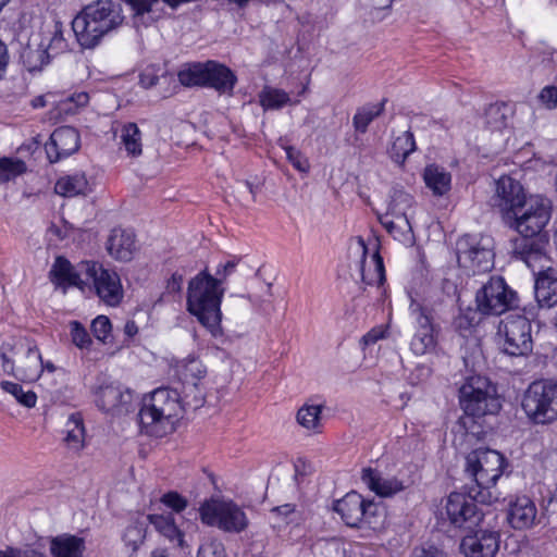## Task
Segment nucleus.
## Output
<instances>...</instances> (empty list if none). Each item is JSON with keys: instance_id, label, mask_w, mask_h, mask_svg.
Masks as SVG:
<instances>
[{"instance_id": "f257e3e1", "label": "nucleus", "mask_w": 557, "mask_h": 557, "mask_svg": "<svg viewBox=\"0 0 557 557\" xmlns=\"http://www.w3.org/2000/svg\"><path fill=\"white\" fill-rule=\"evenodd\" d=\"M550 220V210L542 199L530 197L523 209L513 214L505 224L517 231L519 236L511 240L512 253L533 271L543 268L548 243L544 227Z\"/></svg>"}, {"instance_id": "f03ea898", "label": "nucleus", "mask_w": 557, "mask_h": 557, "mask_svg": "<svg viewBox=\"0 0 557 557\" xmlns=\"http://www.w3.org/2000/svg\"><path fill=\"white\" fill-rule=\"evenodd\" d=\"M124 21L121 4L113 0H97L85 5L72 21V30L83 49H95L102 38L119 28Z\"/></svg>"}, {"instance_id": "7ed1b4c3", "label": "nucleus", "mask_w": 557, "mask_h": 557, "mask_svg": "<svg viewBox=\"0 0 557 557\" xmlns=\"http://www.w3.org/2000/svg\"><path fill=\"white\" fill-rule=\"evenodd\" d=\"M213 275L206 267L188 282L186 306L190 314L197 318L212 336L222 335L221 302L225 288L214 285Z\"/></svg>"}, {"instance_id": "20e7f679", "label": "nucleus", "mask_w": 557, "mask_h": 557, "mask_svg": "<svg viewBox=\"0 0 557 557\" xmlns=\"http://www.w3.org/2000/svg\"><path fill=\"white\" fill-rule=\"evenodd\" d=\"M178 393L160 387L143 398L138 421L143 433L162 437L173 431L174 419L180 410Z\"/></svg>"}, {"instance_id": "39448f33", "label": "nucleus", "mask_w": 557, "mask_h": 557, "mask_svg": "<svg viewBox=\"0 0 557 557\" xmlns=\"http://www.w3.org/2000/svg\"><path fill=\"white\" fill-rule=\"evenodd\" d=\"M500 493L494 491L451 492L446 502V515L451 525L458 529L473 530L479 528L484 520V511L478 504L492 505L498 502Z\"/></svg>"}, {"instance_id": "423d86ee", "label": "nucleus", "mask_w": 557, "mask_h": 557, "mask_svg": "<svg viewBox=\"0 0 557 557\" xmlns=\"http://www.w3.org/2000/svg\"><path fill=\"white\" fill-rule=\"evenodd\" d=\"M178 82L185 87L214 89L220 95L232 96L237 84L236 74L225 64L214 60L185 64L177 73Z\"/></svg>"}, {"instance_id": "0eeeda50", "label": "nucleus", "mask_w": 557, "mask_h": 557, "mask_svg": "<svg viewBox=\"0 0 557 557\" xmlns=\"http://www.w3.org/2000/svg\"><path fill=\"white\" fill-rule=\"evenodd\" d=\"M507 460L499 451L480 447L466 457V471L476 484L475 491H494L507 467Z\"/></svg>"}, {"instance_id": "6e6552de", "label": "nucleus", "mask_w": 557, "mask_h": 557, "mask_svg": "<svg viewBox=\"0 0 557 557\" xmlns=\"http://www.w3.org/2000/svg\"><path fill=\"white\" fill-rule=\"evenodd\" d=\"M522 408L536 424H548L557 420V381L532 382L524 392Z\"/></svg>"}, {"instance_id": "1a4fd4ad", "label": "nucleus", "mask_w": 557, "mask_h": 557, "mask_svg": "<svg viewBox=\"0 0 557 557\" xmlns=\"http://www.w3.org/2000/svg\"><path fill=\"white\" fill-rule=\"evenodd\" d=\"M459 403L467 417L473 419L486 414H496L500 401L491 394L490 382L480 375L469 376L459 388Z\"/></svg>"}, {"instance_id": "9d476101", "label": "nucleus", "mask_w": 557, "mask_h": 557, "mask_svg": "<svg viewBox=\"0 0 557 557\" xmlns=\"http://www.w3.org/2000/svg\"><path fill=\"white\" fill-rule=\"evenodd\" d=\"M500 350L511 357L528 356L533 350L531 321L520 314H509L498 326Z\"/></svg>"}, {"instance_id": "9b49d317", "label": "nucleus", "mask_w": 557, "mask_h": 557, "mask_svg": "<svg viewBox=\"0 0 557 557\" xmlns=\"http://www.w3.org/2000/svg\"><path fill=\"white\" fill-rule=\"evenodd\" d=\"M476 309L484 315H500L519 307L517 292L502 276H492L475 294Z\"/></svg>"}, {"instance_id": "f8f14e48", "label": "nucleus", "mask_w": 557, "mask_h": 557, "mask_svg": "<svg viewBox=\"0 0 557 557\" xmlns=\"http://www.w3.org/2000/svg\"><path fill=\"white\" fill-rule=\"evenodd\" d=\"M201 521L210 527L239 533L248 525L246 513L233 502L210 500L201 505L199 509Z\"/></svg>"}, {"instance_id": "ddd939ff", "label": "nucleus", "mask_w": 557, "mask_h": 557, "mask_svg": "<svg viewBox=\"0 0 557 557\" xmlns=\"http://www.w3.org/2000/svg\"><path fill=\"white\" fill-rule=\"evenodd\" d=\"M457 262L473 274L491 270L494 265V252L490 239L478 240L471 235L462 236L457 242Z\"/></svg>"}, {"instance_id": "4468645a", "label": "nucleus", "mask_w": 557, "mask_h": 557, "mask_svg": "<svg viewBox=\"0 0 557 557\" xmlns=\"http://www.w3.org/2000/svg\"><path fill=\"white\" fill-rule=\"evenodd\" d=\"M86 276V286L92 283L96 294L107 305L115 306L122 299V287L120 277L115 272H111L95 261H83Z\"/></svg>"}, {"instance_id": "2eb2a0df", "label": "nucleus", "mask_w": 557, "mask_h": 557, "mask_svg": "<svg viewBox=\"0 0 557 557\" xmlns=\"http://www.w3.org/2000/svg\"><path fill=\"white\" fill-rule=\"evenodd\" d=\"M527 202H529V198H527L520 182L506 175L496 182L493 206L498 208L504 223L517 212L519 213Z\"/></svg>"}, {"instance_id": "dca6fc26", "label": "nucleus", "mask_w": 557, "mask_h": 557, "mask_svg": "<svg viewBox=\"0 0 557 557\" xmlns=\"http://www.w3.org/2000/svg\"><path fill=\"white\" fill-rule=\"evenodd\" d=\"M460 543V550L466 557H495L500 544L498 531L483 529L481 525L467 530Z\"/></svg>"}, {"instance_id": "f3484780", "label": "nucleus", "mask_w": 557, "mask_h": 557, "mask_svg": "<svg viewBox=\"0 0 557 557\" xmlns=\"http://www.w3.org/2000/svg\"><path fill=\"white\" fill-rule=\"evenodd\" d=\"M411 311L418 326L410 347L416 355H424L435 347L432 310L420 304H412Z\"/></svg>"}, {"instance_id": "a211bd4d", "label": "nucleus", "mask_w": 557, "mask_h": 557, "mask_svg": "<svg viewBox=\"0 0 557 557\" xmlns=\"http://www.w3.org/2000/svg\"><path fill=\"white\" fill-rule=\"evenodd\" d=\"M81 147V136L72 126H60L50 135L49 141L45 145L46 153L51 163L67 158L75 153Z\"/></svg>"}, {"instance_id": "6ab92c4d", "label": "nucleus", "mask_w": 557, "mask_h": 557, "mask_svg": "<svg viewBox=\"0 0 557 557\" xmlns=\"http://www.w3.org/2000/svg\"><path fill=\"white\" fill-rule=\"evenodd\" d=\"M50 281L57 288H62L65 293L69 287H77L84 290L86 286V276L82 262L75 269L72 263L63 256H58L49 271Z\"/></svg>"}, {"instance_id": "aec40b11", "label": "nucleus", "mask_w": 557, "mask_h": 557, "mask_svg": "<svg viewBox=\"0 0 557 557\" xmlns=\"http://www.w3.org/2000/svg\"><path fill=\"white\" fill-rule=\"evenodd\" d=\"M132 400L133 393L129 389L113 383L102 384L96 391L97 407L107 412H128Z\"/></svg>"}, {"instance_id": "412c9836", "label": "nucleus", "mask_w": 557, "mask_h": 557, "mask_svg": "<svg viewBox=\"0 0 557 557\" xmlns=\"http://www.w3.org/2000/svg\"><path fill=\"white\" fill-rule=\"evenodd\" d=\"M357 251L361 255L360 271L362 282L367 285H382L385 281V268L383 258L379 252V245H375V250L369 262L367 261L368 247L362 237H358Z\"/></svg>"}, {"instance_id": "4be33fe9", "label": "nucleus", "mask_w": 557, "mask_h": 557, "mask_svg": "<svg viewBox=\"0 0 557 557\" xmlns=\"http://www.w3.org/2000/svg\"><path fill=\"white\" fill-rule=\"evenodd\" d=\"M363 506L364 498L359 493L351 491L334 503L333 510L341 516L346 525L359 528L363 521Z\"/></svg>"}, {"instance_id": "5701e85b", "label": "nucleus", "mask_w": 557, "mask_h": 557, "mask_svg": "<svg viewBox=\"0 0 557 557\" xmlns=\"http://www.w3.org/2000/svg\"><path fill=\"white\" fill-rule=\"evenodd\" d=\"M535 504L527 496L517 497L509 503L507 521L516 530L528 529L536 518Z\"/></svg>"}, {"instance_id": "b1692460", "label": "nucleus", "mask_w": 557, "mask_h": 557, "mask_svg": "<svg viewBox=\"0 0 557 557\" xmlns=\"http://www.w3.org/2000/svg\"><path fill=\"white\" fill-rule=\"evenodd\" d=\"M107 250L119 261L132 260L136 250L135 234L121 227L113 228L107 240Z\"/></svg>"}, {"instance_id": "393cba45", "label": "nucleus", "mask_w": 557, "mask_h": 557, "mask_svg": "<svg viewBox=\"0 0 557 557\" xmlns=\"http://www.w3.org/2000/svg\"><path fill=\"white\" fill-rule=\"evenodd\" d=\"M49 544L52 557H83L86 549L83 537L69 533L51 537Z\"/></svg>"}, {"instance_id": "a878e982", "label": "nucleus", "mask_w": 557, "mask_h": 557, "mask_svg": "<svg viewBox=\"0 0 557 557\" xmlns=\"http://www.w3.org/2000/svg\"><path fill=\"white\" fill-rule=\"evenodd\" d=\"M362 482L375 494L383 497H389L403 491L404 484L397 479L384 480L377 470L372 468L362 469Z\"/></svg>"}, {"instance_id": "bb28decb", "label": "nucleus", "mask_w": 557, "mask_h": 557, "mask_svg": "<svg viewBox=\"0 0 557 557\" xmlns=\"http://www.w3.org/2000/svg\"><path fill=\"white\" fill-rule=\"evenodd\" d=\"M534 294L540 307L552 308L557 305V276L553 271L539 273Z\"/></svg>"}, {"instance_id": "cd10ccee", "label": "nucleus", "mask_w": 557, "mask_h": 557, "mask_svg": "<svg viewBox=\"0 0 557 557\" xmlns=\"http://www.w3.org/2000/svg\"><path fill=\"white\" fill-rule=\"evenodd\" d=\"M207 369L202 362L197 358H188L181 369V376L184 382L185 389H195L198 394L195 395V400L201 404L203 394L198 389L199 382L205 379Z\"/></svg>"}, {"instance_id": "c85d7f7f", "label": "nucleus", "mask_w": 557, "mask_h": 557, "mask_svg": "<svg viewBox=\"0 0 557 557\" xmlns=\"http://www.w3.org/2000/svg\"><path fill=\"white\" fill-rule=\"evenodd\" d=\"M147 521L171 543L182 547L184 544V534L177 528L172 513L168 515H148Z\"/></svg>"}, {"instance_id": "c756f323", "label": "nucleus", "mask_w": 557, "mask_h": 557, "mask_svg": "<svg viewBox=\"0 0 557 557\" xmlns=\"http://www.w3.org/2000/svg\"><path fill=\"white\" fill-rule=\"evenodd\" d=\"M380 223L395 239L408 243L412 239V227L408 216L385 213L379 218Z\"/></svg>"}, {"instance_id": "7c9ffc66", "label": "nucleus", "mask_w": 557, "mask_h": 557, "mask_svg": "<svg viewBox=\"0 0 557 557\" xmlns=\"http://www.w3.org/2000/svg\"><path fill=\"white\" fill-rule=\"evenodd\" d=\"M423 180L435 196H443L450 189V174L435 164H430L424 169Z\"/></svg>"}, {"instance_id": "2f4dec72", "label": "nucleus", "mask_w": 557, "mask_h": 557, "mask_svg": "<svg viewBox=\"0 0 557 557\" xmlns=\"http://www.w3.org/2000/svg\"><path fill=\"white\" fill-rule=\"evenodd\" d=\"M64 442L69 449L78 453L85 445V426L81 413H72L65 424Z\"/></svg>"}, {"instance_id": "473e14b6", "label": "nucleus", "mask_w": 557, "mask_h": 557, "mask_svg": "<svg viewBox=\"0 0 557 557\" xmlns=\"http://www.w3.org/2000/svg\"><path fill=\"white\" fill-rule=\"evenodd\" d=\"M54 190L63 197L85 195L88 190V181L84 173L66 175L57 181Z\"/></svg>"}, {"instance_id": "72a5a7b5", "label": "nucleus", "mask_w": 557, "mask_h": 557, "mask_svg": "<svg viewBox=\"0 0 557 557\" xmlns=\"http://www.w3.org/2000/svg\"><path fill=\"white\" fill-rule=\"evenodd\" d=\"M416 150L414 136L410 131L404 132L393 141L391 158L394 162L403 165L406 159Z\"/></svg>"}, {"instance_id": "f704fd0d", "label": "nucleus", "mask_w": 557, "mask_h": 557, "mask_svg": "<svg viewBox=\"0 0 557 557\" xmlns=\"http://www.w3.org/2000/svg\"><path fill=\"white\" fill-rule=\"evenodd\" d=\"M385 100L377 104H367L357 109L352 117V125L356 132L364 134L370 123L380 116L384 111Z\"/></svg>"}, {"instance_id": "c9c22d12", "label": "nucleus", "mask_w": 557, "mask_h": 557, "mask_svg": "<svg viewBox=\"0 0 557 557\" xmlns=\"http://www.w3.org/2000/svg\"><path fill=\"white\" fill-rule=\"evenodd\" d=\"M122 144L128 156L138 157L143 152L141 132L136 123L129 122L123 125L121 131Z\"/></svg>"}, {"instance_id": "e433bc0d", "label": "nucleus", "mask_w": 557, "mask_h": 557, "mask_svg": "<svg viewBox=\"0 0 557 557\" xmlns=\"http://www.w3.org/2000/svg\"><path fill=\"white\" fill-rule=\"evenodd\" d=\"M148 523L145 520L136 519L127 525L123 534V541L131 548L132 554L136 553L144 544L147 534Z\"/></svg>"}, {"instance_id": "4c0bfd02", "label": "nucleus", "mask_w": 557, "mask_h": 557, "mask_svg": "<svg viewBox=\"0 0 557 557\" xmlns=\"http://www.w3.org/2000/svg\"><path fill=\"white\" fill-rule=\"evenodd\" d=\"M387 212L391 215L408 216L407 211L411 208L413 198L401 188L393 187L389 194Z\"/></svg>"}, {"instance_id": "58836bf2", "label": "nucleus", "mask_w": 557, "mask_h": 557, "mask_svg": "<svg viewBox=\"0 0 557 557\" xmlns=\"http://www.w3.org/2000/svg\"><path fill=\"white\" fill-rule=\"evenodd\" d=\"M260 104L264 110H278L289 101V95L282 89L265 86L259 94Z\"/></svg>"}, {"instance_id": "ea45409f", "label": "nucleus", "mask_w": 557, "mask_h": 557, "mask_svg": "<svg viewBox=\"0 0 557 557\" xmlns=\"http://www.w3.org/2000/svg\"><path fill=\"white\" fill-rule=\"evenodd\" d=\"M322 405H304L297 412V422L307 430L319 431Z\"/></svg>"}, {"instance_id": "a19ab883", "label": "nucleus", "mask_w": 557, "mask_h": 557, "mask_svg": "<svg viewBox=\"0 0 557 557\" xmlns=\"http://www.w3.org/2000/svg\"><path fill=\"white\" fill-rule=\"evenodd\" d=\"M21 57L26 69L29 72H36L41 71L44 65L49 63L50 54L47 52V49H45L44 46L37 49L27 47L24 49Z\"/></svg>"}, {"instance_id": "79ce46f5", "label": "nucleus", "mask_w": 557, "mask_h": 557, "mask_svg": "<svg viewBox=\"0 0 557 557\" xmlns=\"http://www.w3.org/2000/svg\"><path fill=\"white\" fill-rule=\"evenodd\" d=\"M2 391L12 395L18 404L27 408H33L36 405V393L32 389L24 391L23 386L18 383L2 381Z\"/></svg>"}, {"instance_id": "37998d69", "label": "nucleus", "mask_w": 557, "mask_h": 557, "mask_svg": "<svg viewBox=\"0 0 557 557\" xmlns=\"http://www.w3.org/2000/svg\"><path fill=\"white\" fill-rule=\"evenodd\" d=\"M27 172L26 163L17 158L2 157V182L15 180Z\"/></svg>"}, {"instance_id": "c03bdc74", "label": "nucleus", "mask_w": 557, "mask_h": 557, "mask_svg": "<svg viewBox=\"0 0 557 557\" xmlns=\"http://www.w3.org/2000/svg\"><path fill=\"white\" fill-rule=\"evenodd\" d=\"M47 52L51 51L54 54L61 53L67 49V41L63 35V25L60 21L54 22L53 34L47 47Z\"/></svg>"}, {"instance_id": "a18cd8bd", "label": "nucleus", "mask_w": 557, "mask_h": 557, "mask_svg": "<svg viewBox=\"0 0 557 557\" xmlns=\"http://www.w3.org/2000/svg\"><path fill=\"white\" fill-rule=\"evenodd\" d=\"M238 259L233 258L225 263H220L216 267L215 274L213 275L214 285L218 288H224L223 284L226 282L227 277L231 276L238 264Z\"/></svg>"}, {"instance_id": "49530a36", "label": "nucleus", "mask_w": 557, "mask_h": 557, "mask_svg": "<svg viewBox=\"0 0 557 557\" xmlns=\"http://www.w3.org/2000/svg\"><path fill=\"white\" fill-rule=\"evenodd\" d=\"M287 160L299 172L307 173L310 169L308 159L301 153L300 150L293 146L284 147Z\"/></svg>"}, {"instance_id": "de8ad7c7", "label": "nucleus", "mask_w": 557, "mask_h": 557, "mask_svg": "<svg viewBox=\"0 0 557 557\" xmlns=\"http://www.w3.org/2000/svg\"><path fill=\"white\" fill-rule=\"evenodd\" d=\"M72 342L78 348H87L91 344V338L86 329L78 321L71 322Z\"/></svg>"}, {"instance_id": "09e8293b", "label": "nucleus", "mask_w": 557, "mask_h": 557, "mask_svg": "<svg viewBox=\"0 0 557 557\" xmlns=\"http://www.w3.org/2000/svg\"><path fill=\"white\" fill-rule=\"evenodd\" d=\"M111 321L106 315H98L91 323V331L95 337L101 342H106L111 333Z\"/></svg>"}, {"instance_id": "8fccbe9b", "label": "nucleus", "mask_w": 557, "mask_h": 557, "mask_svg": "<svg viewBox=\"0 0 557 557\" xmlns=\"http://www.w3.org/2000/svg\"><path fill=\"white\" fill-rule=\"evenodd\" d=\"M161 503L166 507L171 508L175 512L183 511L188 505L187 499L174 491L168 492L164 495H162Z\"/></svg>"}, {"instance_id": "3c124183", "label": "nucleus", "mask_w": 557, "mask_h": 557, "mask_svg": "<svg viewBox=\"0 0 557 557\" xmlns=\"http://www.w3.org/2000/svg\"><path fill=\"white\" fill-rule=\"evenodd\" d=\"M487 124L495 129L506 125V116L498 104H492L486 111Z\"/></svg>"}, {"instance_id": "603ef678", "label": "nucleus", "mask_w": 557, "mask_h": 557, "mask_svg": "<svg viewBox=\"0 0 557 557\" xmlns=\"http://www.w3.org/2000/svg\"><path fill=\"white\" fill-rule=\"evenodd\" d=\"M2 557H47L44 553L33 548H18L8 546L2 550Z\"/></svg>"}, {"instance_id": "864d4df0", "label": "nucleus", "mask_w": 557, "mask_h": 557, "mask_svg": "<svg viewBox=\"0 0 557 557\" xmlns=\"http://www.w3.org/2000/svg\"><path fill=\"white\" fill-rule=\"evenodd\" d=\"M197 557H225L224 548L220 543H205L199 547Z\"/></svg>"}, {"instance_id": "5fc2aeb1", "label": "nucleus", "mask_w": 557, "mask_h": 557, "mask_svg": "<svg viewBox=\"0 0 557 557\" xmlns=\"http://www.w3.org/2000/svg\"><path fill=\"white\" fill-rule=\"evenodd\" d=\"M236 193L243 202H253L256 200L255 186L249 181L239 182Z\"/></svg>"}, {"instance_id": "6e6d98bb", "label": "nucleus", "mask_w": 557, "mask_h": 557, "mask_svg": "<svg viewBox=\"0 0 557 557\" xmlns=\"http://www.w3.org/2000/svg\"><path fill=\"white\" fill-rule=\"evenodd\" d=\"M541 102L547 109H555L557 107V87L546 86L542 89L539 96Z\"/></svg>"}, {"instance_id": "4d7b16f0", "label": "nucleus", "mask_w": 557, "mask_h": 557, "mask_svg": "<svg viewBox=\"0 0 557 557\" xmlns=\"http://www.w3.org/2000/svg\"><path fill=\"white\" fill-rule=\"evenodd\" d=\"M134 11L135 15H144L152 10V7L160 0H125Z\"/></svg>"}, {"instance_id": "13d9d810", "label": "nucleus", "mask_w": 557, "mask_h": 557, "mask_svg": "<svg viewBox=\"0 0 557 557\" xmlns=\"http://www.w3.org/2000/svg\"><path fill=\"white\" fill-rule=\"evenodd\" d=\"M184 277L178 272H174L166 281L165 293L169 295L181 294L183 288Z\"/></svg>"}, {"instance_id": "bf43d9fd", "label": "nucleus", "mask_w": 557, "mask_h": 557, "mask_svg": "<svg viewBox=\"0 0 557 557\" xmlns=\"http://www.w3.org/2000/svg\"><path fill=\"white\" fill-rule=\"evenodd\" d=\"M271 512L277 517H282L288 524L294 521L292 516L295 513V505L284 504L272 508Z\"/></svg>"}, {"instance_id": "052dcab7", "label": "nucleus", "mask_w": 557, "mask_h": 557, "mask_svg": "<svg viewBox=\"0 0 557 557\" xmlns=\"http://www.w3.org/2000/svg\"><path fill=\"white\" fill-rule=\"evenodd\" d=\"M363 510V521L368 524L372 523V518H374L377 515L379 506L373 500H367L364 499V506L362 508Z\"/></svg>"}, {"instance_id": "680f3d73", "label": "nucleus", "mask_w": 557, "mask_h": 557, "mask_svg": "<svg viewBox=\"0 0 557 557\" xmlns=\"http://www.w3.org/2000/svg\"><path fill=\"white\" fill-rule=\"evenodd\" d=\"M416 557H446V554L434 545H428L416 549Z\"/></svg>"}, {"instance_id": "e2e57ef3", "label": "nucleus", "mask_w": 557, "mask_h": 557, "mask_svg": "<svg viewBox=\"0 0 557 557\" xmlns=\"http://www.w3.org/2000/svg\"><path fill=\"white\" fill-rule=\"evenodd\" d=\"M383 337H384V331L383 330H381V329H372L371 331H369L367 334H364L361 337V343L364 346H369V345L375 344L379 339H381Z\"/></svg>"}, {"instance_id": "0e129e2a", "label": "nucleus", "mask_w": 557, "mask_h": 557, "mask_svg": "<svg viewBox=\"0 0 557 557\" xmlns=\"http://www.w3.org/2000/svg\"><path fill=\"white\" fill-rule=\"evenodd\" d=\"M158 82L159 77L151 72L145 71L139 75V84L146 89L156 86Z\"/></svg>"}, {"instance_id": "69168bd1", "label": "nucleus", "mask_w": 557, "mask_h": 557, "mask_svg": "<svg viewBox=\"0 0 557 557\" xmlns=\"http://www.w3.org/2000/svg\"><path fill=\"white\" fill-rule=\"evenodd\" d=\"M454 326L458 331H468L472 326V319L468 314L460 313L454 320Z\"/></svg>"}, {"instance_id": "338daca9", "label": "nucleus", "mask_w": 557, "mask_h": 557, "mask_svg": "<svg viewBox=\"0 0 557 557\" xmlns=\"http://www.w3.org/2000/svg\"><path fill=\"white\" fill-rule=\"evenodd\" d=\"M124 332L128 337L135 336L138 333V326L135 321H127L124 326Z\"/></svg>"}, {"instance_id": "774afa93", "label": "nucleus", "mask_w": 557, "mask_h": 557, "mask_svg": "<svg viewBox=\"0 0 557 557\" xmlns=\"http://www.w3.org/2000/svg\"><path fill=\"white\" fill-rule=\"evenodd\" d=\"M372 2L376 9L383 10L389 8L393 3V0H372Z\"/></svg>"}]
</instances>
